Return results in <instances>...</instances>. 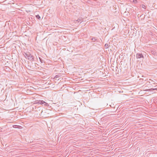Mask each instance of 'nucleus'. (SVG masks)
<instances>
[{"label":"nucleus","instance_id":"nucleus-1","mask_svg":"<svg viewBox=\"0 0 157 157\" xmlns=\"http://www.w3.org/2000/svg\"><path fill=\"white\" fill-rule=\"evenodd\" d=\"M24 56L26 58L30 61H33L34 60L33 56L29 53H25Z\"/></svg>","mask_w":157,"mask_h":157},{"label":"nucleus","instance_id":"nucleus-2","mask_svg":"<svg viewBox=\"0 0 157 157\" xmlns=\"http://www.w3.org/2000/svg\"><path fill=\"white\" fill-rule=\"evenodd\" d=\"M137 58H144V56L142 54L140 53H137L136 54Z\"/></svg>","mask_w":157,"mask_h":157},{"label":"nucleus","instance_id":"nucleus-3","mask_svg":"<svg viewBox=\"0 0 157 157\" xmlns=\"http://www.w3.org/2000/svg\"><path fill=\"white\" fill-rule=\"evenodd\" d=\"M44 103V101L43 100H39L38 101H37V102L35 103L36 104H43Z\"/></svg>","mask_w":157,"mask_h":157},{"label":"nucleus","instance_id":"nucleus-4","mask_svg":"<svg viewBox=\"0 0 157 157\" xmlns=\"http://www.w3.org/2000/svg\"><path fill=\"white\" fill-rule=\"evenodd\" d=\"M83 21L82 19H78L77 20L74 21V22L76 23L77 21L78 23H80Z\"/></svg>","mask_w":157,"mask_h":157},{"label":"nucleus","instance_id":"nucleus-5","mask_svg":"<svg viewBox=\"0 0 157 157\" xmlns=\"http://www.w3.org/2000/svg\"><path fill=\"white\" fill-rule=\"evenodd\" d=\"M39 59L41 63H45V62L44 60H43L41 58L39 57Z\"/></svg>","mask_w":157,"mask_h":157},{"label":"nucleus","instance_id":"nucleus-6","mask_svg":"<svg viewBox=\"0 0 157 157\" xmlns=\"http://www.w3.org/2000/svg\"><path fill=\"white\" fill-rule=\"evenodd\" d=\"M36 17L39 20H40V17L39 15H36Z\"/></svg>","mask_w":157,"mask_h":157},{"label":"nucleus","instance_id":"nucleus-7","mask_svg":"<svg viewBox=\"0 0 157 157\" xmlns=\"http://www.w3.org/2000/svg\"><path fill=\"white\" fill-rule=\"evenodd\" d=\"M44 104L45 106H49L48 104L45 101H44Z\"/></svg>","mask_w":157,"mask_h":157},{"label":"nucleus","instance_id":"nucleus-8","mask_svg":"<svg viewBox=\"0 0 157 157\" xmlns=\"http://www.w3.org/2000/svg\"><path fill=\"white\" fill-rule=\"evenodd\" d=\"M105 47L106 48H108L109 45L108 44H105Z\"/></svg>","mask_w":157,"mask_h":157},{"label":"nucleus","instance_id":"nucleus-9","mask_svg":"<svg viewBox=\"0 0 157 157\" xmlns=\"http://www.w3.org/2000/svg\"><path fill=\"white\" fill-rule=\"evenodd\" d=\"M132 2L135 3H136L137 2V1L136 0H133Z\"/></svg>","mask_w":157,"mask_h":157},{"label":"nucleus","instance_id":"nucleus-10","mask_svg":"<svg viewBox=\"0 0 157 157\" xmlns=\"http://www.w3.org/2000/svg\"><path fill=\"white\" fill-rule=\"evenodd\" d=\"M141 7L142 8H143L144 9H145V6L144 5H142Z\"/></svg>","mask_w":157,"mask_h":157},{"label":"nucleus","instance_id":"nucleus-11","mask_svg":"<svg viewBox=\"0 0 157 157\" xmlns=\"http://www.w3.org/2000/svg\"><path fill=\"white\" fill-rule=\"evenodd\" d=\"M92 40H93V41H95L96 40L95 38H92Z\"/></svg>","mask_w":157,"mask_h":157},{"label":"nucleus","instance_id":"nucleus-12","mask_svg":"<svg viewBox=\"0 0 157 157\" xmlns=\"http://www.w3.org/2000/svg\"><path fill=\"white\" fill-rule=\"evenodd\" d=\"M58 75H56V76L54 78H58Z\"/></svg>","mask_w":157,"mask_h":157},{"label":"nucleus","instance_id":"nucleus-13","mask_svg":"<svg viewBox=\"0 0 157 157\" xmlns=\"http://www.w3.org/2000/svg\"><path fill=\"white\" fill-rule=\"evenodd\" d=\"M156 89H157V88H155V89H151V90H156Z\"/></svg>","mask_w":157,"mask_h":157}]
</instances>
